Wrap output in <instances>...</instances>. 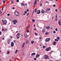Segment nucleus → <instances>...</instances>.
Here are the masks:
<instances>
[{
  "label": "nucleus",
  "instance_id": "nucleus-1",
  "mask_svg": "<svg viewBox=\"0 0 61 61\" xmlns=\"http://www.w3.org/2000/svg\"><path fill=\"white\" fill-rule=\"evenodd\" d=\"M15 15L16 16H19V13L16 11V10H15Z\"/></svg>",
  "mask_w": 61,
  "mask_h": 61
},
{
  "label": "nucleus",
  "instance_id": "nucleus-2",
  "mask_svg": "<svg viewBox=\"0 0 61 61\" xmlns=\"http://www.w3.org/2000/svg\"><path fill=\"white\" fill-rule=\"evenodd\" d=\"M12 22L14 25L16 24V23H17V21L16 20H14L13 21H12Z\"/></svg>",
  "mask_w": 61,
  "mask_h": 61
},
{
  "label": "nucleus",
  "instance_id": "nucleus-3",
  "mask_svg": "<svg viewBox=\"0 0 61 61\" xmlns=\"http://www.w3.org/2000/svg\"><path fill=\"white\" fill-rule=\"evenodd\" d=\"M3 25H5L7 24V21L6 20H5L3 21Z\"/></svg>",
  "mask_w": 61,
  "mask_h": 61
},
{
  "label": "nucleus",
  "instance_id": "nucleus-4",
  "mask_svg": "<svg viewBox=\"0 0 61 61\" xmlns=\"http://www.w3.org/2000/svg\"><path fill=\"white\" fill-rule=\"evenodd\" d=\"M50 40V38H47L46 40V42H47L48 41H49Z\"/></svg>",
  "mask_w": 61,
  "mask_h": 61
},
{
  "label": "nucleus",
  "instance_id": "nucleus-5",
  "mask_svg": "<svg viewBox=\"0 0 61 61\" xmlns=\"http://www.w3.org/2000/svg\"><path fill=\"white\" fill-rule=\"evenodd\" d=\"M51 49V47H49V48H47L46 49V51H48L49 50H50Z\"/></svg>",
  "mask_w": 61,
  "mask_h": 61
},
{
  "label": "nucleus",
  "instance_id": "nucleus-6",
  "mask_svg": "<svg viewBox=\"0 0 61 61\" xmlns=\"http://www.w3.org/2000/svg\"><path fill=\"white\" fill-rule=\"evenodd\" d=\"M11 46L12 47H13L14 46V42H11Z\"/></svg>",
  "mask_w": 61,
  "mask_h": 61
},
{
  "label": "nucleus",
  "instance_id": "nucleus-7",
  "mask_svg": "<svg viewBox=\"0 0 61 61\" xmlns=\"http://www.w3.org/2000/svg\"><path fill=\"white\" fill-rule=\"evenodd\" d=\"M41 11L40 10H38L37 11V14H39L40 13Z\"/></svg>",
  "mask_w": 61,
  "mask_h": 61
},
{
  "label": "nucleus",
  "instance_id": "nucleus-8",
  "mask_svg": "<svg viewBox=\"0 0 61 61\" xmlns=\"http://www.w3.org/2000/svg\"><path fill=\"white\" fill-rule=\"evenodd\" d=\"M45 58L46 59H47L49 58L48 57V56H47L46 55L45 56Z\"/></svg>",
  "mask_w": 61,
  "mask_h": 61
},
{
  "label": "nucleus",
  "instance_id": "nucleus-9",
  "mask_svg": "<svg viewBox=\"0 0 61 61\" xmlns=\"http://www.w3.org/2000/svg\"><path fill=\"white\" fill-rule=\"evenodd\" d=\"M46 32V30H45V29H43L42 30V33H44Z\"/></svg>",
  "mask_w": 61,
  "mask_h": 61
},
{
  "label": "nucleus",
  "instance_id": "nucleus-10",
  "mask_svg": "<svg viewBox=\"0 0 61 61\" xmlns=\"http://www.w3.org/2000/svg\"><path fill=\"white\" fill-rule=\"evenodd\" d=\"M37 2V0H35V2L34 3V5H36V4Z\"/></svg>",
  "mask_w": 61,
  "mask_h": 61
},
{
  "label": "nucleus",
  "instance_id": "nucleus-11",
  "mask_svg": "<svg viewBox=\"0 0 61 61\" xmlns=\"http://www.w3.org/2000/svg\"><path fill=\"white\" fill-rule=\"evenodd\" d=\"M16 37L17 39H18V38H19L20 37L19 36H17V35H16Z\"/></svg>",
  "mask_w": 61,
  "mask_h": 61
},
{
  "label": "nucleus",
  "instance_id": "nucleus-12",
  "mask_svg": "<svg viewBox=\"0 0 61 61\" xmlns=\"http://www.w3.org/2000/svg\"><path fill=\"white\" fill-rule=\"evenodd\" d=\"M25 43H23L22 46V47H24V46H25Z\"/></svg>",
  "mask_w": 61,
  "mask_h": 61
},
{
  "label": "nucleus",
  "instance_id": "nucleus-13",
  "mask_svg": "<svg viewBox=\"0 0 61 61\" xmlns=\"http://www.w3.org/2000/svg\"><path fill=\"white\" fill-rule=\"evenodd\" d=\"M40 56V55H39L37 54L36 56V58H38V57H39Z\"/></svg>",
  "mask_w": 61,
  "mask_h": 61
},
{
  "label": "nucleus",
  "instance_id": "nucleus-14",
  "mask_svg": "<svg viewBox=\"0 0 61 61\" xmlns=\"http://www.w3.org/2000/svg\"><path fill=\"white\" fill-rule=\"evenodd\" d=\"M58 23L60 25H61V22H60V20L59 21Z\"/></svg>",
  "mask_w": 61,
  "mask_h": 61
},
{
  "label": "nucleus",
  "instance_id": "nucleus-15",
  "mask_svg": "<svg viewBox=\"0 0 61 61\" xmlns=\"http://www.w3.org/2000/svg\"><path fill=\"white\" fill-rule=\"evenodd\" d=\"M32 56H34V55H36V53H35L34 52L33 53H31Z\"/></svg>",
  "mask_w": 61,
  "mask_h": 61
},
{
  "label": "nucleus",
  "instance_id": "nucleus-16",
  "mask_svg": "<svg viewBox=\"0 0 61 61\" xmlns=\"http://www.w3.org/2000/svg\"><path fill=\"white\" fill-rule=\"evenodd\" d=\"M56 41H54L53 42V45H56Z\"/></svg>",
  "mask_w": 61,
  "mask_h": 61
},
{
  "label": "nucleus",
  "instance_id": "nucleus-17",
  "mask_svg": "<svg viewBox=\"0 0 61 61\" xmlns=\"http://www.w3.org/2000/svg\"><path fill=\"white\" fill-rule=\"evenodd\" d=\"M2 2H3V4H4L5 2V1H6V0H2Z\"/></svg>",
  "mask_w": 61,
  "mask_h": 61
},
{
  "label": "nucleus",
  "instance_id": "nucleus-18",
  "mask_svg": "<svg viewBox=\"0 0 61 61\" xmlns=\"http://www.w3.org/2000/svg\"><path fill=\"white\" fill-rule=\"evenodd\" d=\"M25 37H26V38H27V33H25Z\"/></svg>",
  "mask_w": 61,
  "mask_h": 61
},
{
  "label": "nucleus",
  "instance_id": "nucleus-19",
  "mask_svg": "<svg viewBox=\"0 0 61 61\" xmlns=\"http://www.w3.org/2000/svg\"><path fill=\"white\" fill-rule=\"evenodd\" d=\"M46 28L47 29H49V28H50V27L49 26H47L46 27Z\"/></svg>",
  "mask_w": 61,
  "mask_h": 61
},
{
  "label": "nucleus",
  "instance_id": "nucleus-20",
  "mask_svg": "<svg viewBox=\"0 0 61 61\" xmlns=\"http://www.w3.org/2000/svg\"><path fill=\"white\" fill-rule=\"evenodd\" d=\"M47 11H50V9L49 8H48L47 9Z\"/></svg>",
  "mask_w": 61,
  "mask_h": 61
},
{
  "label": "nucleus",
  "instance_id": "nucleus-21",
  "mask_svg": "<svg viewBox=\"0 0 61 61\" xmlns=\"http://www.w3.org/2000/svg\"><path fill=\"white\" fill-rule=\"evenodd\" d=\"M21 6H24V4L23 3H22L21 4Z\"/></svg>",
  "mask_w": 61,
  "mask_h": 61
},
{
  "label": "nucleus",
  "instance_id": "nucleus-22",
  "mask_svg": "<svg viewBox=\"0 0 61 61\" xmlns=\"http://www.w3.org/2000/svg\"><path fill=\"white\" fill-rule=\"evenodd\" d=\"M34 42H35V41H31V44H33L34 43Z\"/></svg>",
  "mask_w": 61,
  "mask_h": 61
},
{
  "label": "nucleus",
  "instance_id": "nucleus-23",
  "mask_svg": "<svg viewBox=\"0 0 61 61\" xmlns=\"http://www.w3.org/2000/svg\"><path fill=\"white\" fill-rule=\"evenodd\" d=\"M53 33L54 34H55L56 33V31L54 30L53 31Z\"/></svg>",
  "mask_w": 61,
  "mask_h": 61
},
{
  "label": "nucleus",
  "instance_id": "nucleus-24",
  "mask_svg": "<svg viewBox=\"0 0 61 61\" xmlns=\"http://www.w3.org/2000/svg\"><path fill=\"white\" fill-rule=\"evenodd\" d=\"M45 35H48V34H49L48 33V32H46L45 33Z\"/></svg>",
  "mask_w": 61,
  "mask_h": 61
},
{
  "label": "nucleus",
  "instance_id": "nucleus-25",
  "mask_svg": "<svg viewBox=\"0 0 61 61\" xmlns=\"http://www.w3.org/2000/svg\"><path fill=\"white\" fill-rule=\"evenodd\" d=\"M17 35V36H20V34H19V33H18L17 34V35Z\"/></svg>",
  "mask_w": 61,
  "mask_h": 61
},
{
  "label": "nucleus",
  "instance_id": "nucleus-26",
  "mask_svg": "<svg viewBox=\"0 0 61 61\" xmlns=\"http://www.w3.org/2000/svg\"><path fill=\"white\" fill-rule=\"evenodd\" d=\"M41 12L42 13H44V10H42L41 11Z\"/></svg>",
  "mask_w": 61,
  "mask_h": 61
},
{
  "label": "nucleus",
  "instance_id": "nucleus-27",
  "mask_svg": "<svg viewBox=\"0 0 61 61\" xmlns=\"http://www.w3.org/2000/svg\"><path fill=\"white\" fill-rule=\"evenodd\" d=\"M28 41H26V44H28Z\"/></svg>",
  "mask_w": 61,
  "mask_h": 61
},
{
  "label": "nucleus",
  "instance_id": "nucleus-28",
  "mask_svg": "<svg viewBox=\"0 0 61 61\" xmlns=\"http://www.w3.org/2000/svg\"><path fill=\"white\" fill-rule=\"evenodd\" d=\"M55 40L56 41H58V40H57V39H55Z\"/></svg>",
  "mask_w": 61,
  "mask_h": 61
},
{
  "label": "nucleus",
  "instance_id": "nucleus-29",
  "mask_svg": "<svg viewBox=\"0 0 61 61\" xmlns=\"http://www.w3.org/2000/svg\"><path fill=\"white\" fill-rule=\"evenodd\" d=\"M35 34L36 36H37V34L36 33H35Z\"/></svg>",
  "mask_w": 61,
  "mask_h": 61
},
{
  "label": "nucleus",
  "instance_id": "nucleus-30",
  "mask_svg": "<svg viewBox=\"0 0 61 61\" xmlns=\"http://www.w3.org/2000/svg\"><path fill=\"white\" fill-rule=\"evenodd\" d=\"M30 29V26H28V29Z\"/></svg>",
  "mask_w": 61,
  "mask_h": 61
},
{
  "label": "nucleus",
  "instance_id": "nucleus-31",
  "mask_svg": "<svg viewBox=\"0 0 61 61\" xmlns=\"http://www.w3.org/2000/svg\"><path fill=\"white\" fill-rule=\"evenodd\" d=\"M13 42L14 43H15V42H16V40H15L13 41Z\"/></svg>",
  "mask_w": 61,
  "mask_h": 61
},
{
  "label": "nucleus",
  "instance_id": "nucleus-32",
  "mask_svg": "<svg viewBox=\"0 0 61 61\" xmlns=\"http://www.w3.org/2000/svg\"><path fill=\"white\" fill-rule=\"evenodd\" d=\"M36 9L35 10V13H36Z\"/></svg>",
  "mask_w": 61,
  "mask_h": 61
},
{
  "label": "nucleus",
  "instance_id": "nucleus-33",
  "mask_svg": "<svg viewBox=\"0 0 61 61\" xmlns=\"http://www.w3.org/2000/svg\"><path fill=\"white\" fill-rule=\"evenodd\" d=\"M8 41L9 42H10V40L9 39L8 40Z\"/></svg>",
  "mask_w": 61,
  "mask_h": 61
},
{
  "label": "nucleus",
  "instance_id": "nucleus-34",
  "mask_svg": "<svg viewBox=\"0 0 61 61\" xmlns=\"http://www.w3.org/2000/svg\"><path fill=\"white\" fill-rule=\"evenodd\" d=\"M57 28H56L55 29V30L56 31H57Z\"/></svg>",
  "mask_w": 61,
  "mask_h": 61
},
{
  "label": "nucleus",
  "instance_id": "nucleus-35",
  "mask_svg": "<svg viewBox=\"0 0 61 61\" xmlns=\"http://www.w3.org/2000/svg\"><path fill=\"white\" fill-rule=\"evenodd\" d=\"M25 14H26V13H27V12L26 11H25Z\"/></svg>",
  "mask_w": 61,
  "mask_h": 61
},
{
  "label": "nucleus",
  "instance_id": "nucleus-36",
  "mask_svg": "<svg viewBox=\"0 0 61 61\" xmlns=\"http://www.w3.org/2000/svg\"><path fill=\"white\" fill-rule=\"evenodd\" d=\"M25 5L26 6L27 5V3H25Z\"/></svg>",
  "mask_w": 61,
  "mask_h": 61
},
{
  "label": "nucleus",
  "instance_id": "nucleus-37",
  "mask_svg": "<svg viewBox=\"0 0 61 61\" xmlns=\"http://www.w3.org/2000/svg\"><path fill=\"white\" fill-rule=\"evenodd\" d=\"M9 53V51H8L7 53V54H8Z\"/></svg>",
  "mask_w": 61,
  "mask_h": 61
},
{
  "label": "nucleus",
  "instance_id": "nucleus-38",
  "mask_svg": "<svg viewBox=\"0 0 61 61\" xmlns=\"http://www.w3.org/2000/svg\"><path fill=\"white\" fill-rule=\"evenodd\" d=\"M34 31H36V29L35 28V29H34Z\"/></svg>",
  "mask_w": 61,
  "mask_h": 61
},
{
  "label": "nucleus",
  "instance_id": "nucleus-39",
  "mask_svg": "<svg viewBox=\"0 0 61 61\" xmlns=\"http://www.w3.org/2000/svg\"><path fill=\"white\" fill-rule=\"evenodd\" d=\"M7 15L8 16H9L10 15V14H7Z\"/></svg>",
  "mask_w": 61,
  "mask_h": 61
},
{
  "label": "nucleus",
  "instance_id": "nucleus-40",
  "mask_svg": "<svg viewBox=\"0 0 61 61\" xmlns=\"http://www.w3.org/2000/svg\"><path fill=\"white\" fill-rule=\"evenodd\" d=\"M34 60H36V58H34Z\"/></svg>",
  "mask_w": 61,
  "mask_h": 61
},
{
  "label": "nucleus",
  "instance_id": "nucleus-41",
  "mask_svg": "<svg viewBox=\"0 0 61 61\" xmlns=\"http://www.w3.org/2000/svg\"><path fill=\"white\" fill-rule=\"evenodd\" d=\"M32 21L33 22H35V20H32Z\"/></svg>",
  "mask_w": 61,
  "mask_h": 61
},
{
  "label": "nucleus",
  "instance_id": "nucleus-42",
  "mask_svg": "<svg viewBox=\"0 0 61 61\" xmlns=\"http://www.w3.org/2000/svg\"><path fill=\"white\" fill-rule=\"evenodd\" d=\"M57 39H58V40H59V39H60V38L58 37H57Z\"/></svg>",
  "mask_w": 61,
  "mask_h": 61
},
{
  "label": "nucleus",
  "instance_id": "nucleus-43",
  "mask_svg": "<svg viewBox=\"0 0 61 61\" xmlns=\"http://www.w3.org/2000/svg\"><path fill=\"white\" fill-rule=\"evenodd\" d=\"M55 20V21H57L58 20L57 19H56Z\"/></svg>",
  "mask_w": 61,
  "mask_h": 61
},
{
  "label": "nucleus",
  "instance_id": "nucleus-44",
  "mask_svg": "<svg viewBox=\"0 0 61 61\" xmlns=\"http://www.w3.org/2000/svg\"><path fill=\"white\" fill-rule=\"evenodd\" d=\"M43 48H45V46H43Z\"/></svg>",
  "mask_w": 61,
  "mask_h": 61
},
{
  "label": "nucleus",
  "instance_id": "nucleus-45",
  "mask_svg": "<svg viewBox=\"0 0 61 61\" xmlns=\"http://www.w3.org/2000/svg\"><path fill=\"white\" fill-rule=\"evenodd\" d=\"M40 5L41 6H42V4H41Z\"/></svg>",
  "mask_w": 61,
  "mask_h": 61
},
{
  "label": "nucleus",
  "instance_id": "nucleus-46",
  "mask_svg": "<svg viewBox=\"0 0 61 61\" xmlns=\"http://www.w3.org/2000/svg\"><path fill=\"white\" fill-rule=\"evenodd\" d=\"M55 11H56V12L57 11V9H56L55 10Z\"/></svg>",
  "mask_w": 61,
  "mask_h": 61
},
{
  "label": "nucleus",
  "instance_id": "nucleus-47",
  "mask_svg": "<svg viewBox=\"0 0 61 61\" xmlns=\"http://www.w3.org/2000/svg\"><path fill=\"white\" fill-rule=\"evenodd\" d=\"M24 53H22V56H24Z\"/></svg>",
  "mask_w": 61,
  "mask_h": 61
},
{
  "label": "nucleus",
  "instance_id": "nucleus-48",
  "mask_svg": "<svg viewBox=\"0 0 61 61\" xmlns=\"http://www.w3.org/2000/svg\"><path fill=\"white\" fill-rule=\"evenodd\" d=\"M55 18H57V15L56 16Z\"/></svg>",
  "mask_w": 61,
  "mask_h": 61
},
{
  "label": "nucleus",
  "instance_id": "nucleus-49",
  "mask_svg": "<svg viewBox=\"0 0 61 61\" xmlns=\"http://www.w3.org/2000/svg\"><path fill=\"white\" fill-rule=\"evenodd\" d=\"M26 11L27 12H28L29 11V10L28 9H27Z\"/></svg>",
  "mask_w": 61,
  "mask_h": 61
},
{
  "label": "nucleus",
  "instance_id": "nucleus-50",
  "mask_svg": "<svg viewBox=\"0 0 61 61\" xmlns=\"http://www.w3.org/2000/svg\"><path fill=\"white\" fill-rule=\"evenodd\" d=\"M53 6H54V7H55V6H56V5H53Z\"/></svg>",
  "mask_w": 61,
  "mask_h": 61
},
{
  "label": "nucleus",
  "instance_id": "nucleus-51",
  "mask_svg": "<svg viewBox=\"0 0 61 61\" xmlns=\"http://www.w3.org/2000/svg\"><path fill=\"white\" fill-rule=\"evenodd\" d=\"M1 34H2V32H1L0 31V35H1Z\"/></svg>",
  "mask_w": 61,
  "mask_h": 61
},
{
  "label": "nucleus",
  "instance_id": "nucleus-52",
  "mask_svg": "<svg viewBox=\"0 0 61 61\" xmlns=\"http://www.w3.org/2000/svg\"><path fill=\"white\" fill-rule=\"evenodd\" d=\"M29 13H28L27 14V15H29Z\"/></svg>",
  "mask_w": 61,
  "mask_h": 61
},
{
  "label": "nucleus",
  "instance_id": "nucleus-53",
  "mask_svg": "<svg viewBox=\"0 0 61 61\" xmlns=\"http://www.w3.org/2000/svg\"><path fill=\"white\" fill-rule=\"evenodd\" d=\"M19 2V0H17V2Z\"/></svg>",
  "mask_w": 61,
  "mask_h": 61
},
{
  "label": "nucleus",
  "instance_id": "nucleus-54",
  "mask_svg": "<svg viewBox=\"0 0 61 61\" xmlns=\"http://www.w3.org/2000/svg\"><path fill=\"white\" fill-rule=\"evenodd\" d=\"M2 10H3V7H2V8L1 9Z\"/></svg>",
  "mask_w": 61,
  "mask_h": 61
},
{
  "label": "nucleus",
  "instance_id": "nucleus-55",
  "mask_svg": "<svg viewBox=\"0 0 61 61\" xmlns=\"http://www.w3.org/2000/svg\"><path fill=\"white\" fill-rule=\"evenodd\" d=\"M8 44H10V42H8Z\"/></svg>",
  "mask_w": 61,
  "mask_h": 61
},
{
  "label": "nucleus",
  "instance_id": "nucleus-56",
  "mask_svg": "<svg viewBox=\"0 0 61 61\" xmlns=\"http://www.w3.org/2000/svg\"><path fill=\"white\" fill-rule=\"evenodd\" d=\"M2 12H1V11H0V14H2Z\"/></svg>",
  "mask_w": 61,
  "mask_h": 61
},
{
  "label": "nucleus",
  "instance_id": "nucleus-57",
  "mask_svg": "<svg viewBox=\"0 0 61 61\" xmlns=\"http://www.w3.org/2000/svg\"><path fill=\"white\" fill-rule=\"evenodd\" d=\"M4 30V28H3L2 29V31H3Z\"/></svg>",
  "mask_w": 61,
  "mask_h": 61
},
{
  "label": "nucleus",
  "instance_id": "nucleus-58",
  "mask_svg": "<svg viewBox=\"0 0 61 61\" xmlns=\"http://www.w3.org/2000/svg\"><path fill=\"white\" fill-rule=\"evenodd\" d=\"M27 33H28L29 32V31H28V30H27Z\"/></svg>",
  "mask_w": 61,
  "mask_h": 61
},
{
  "label": "nucleus",
  "instance_id": "nucleus-59",
  "mask_svg": "<svg viewBox=\"0 0 61 61\" xmlns=\"http://www.w3.org/2000/svg\"><path fill=\"white\" fill-rule=\"evenodd\" d=\"M15 9V7L13 8V9Z\"/></svg>",
  "mask_w": 61,
  "mask_h": 61
},
{
  "label": "nucleus",
  "instance_id": "nucleus-60",
  "mask_svg": "<svg viewBox=\"0 0 61 61\" xmlns=\"http://www.w3.org/2000/svg\"><path fill=\"white\" fill-rule=\"evenodd\" d=\"M34 11H35L34 10L33 11V12L32 13V14H33V13H34Z\"/></svg>",
  "mask_w": 61,
  "mask_h": 61
},
{
  "label": "nucleus",
  "instance_id": "nucleus-61",
  "mask_svg": "<svg viewBox=\"0 0 61 61\" xmlns=\"http://www.w3.org/2000/svg\"><path fill=\"white\" fill-rule=\"evenodd\" d=\"M10 38H13V37L11 36Z\"/></svg>",
  "mask_w": 61,
  "mask_h": 61
},
{
  "label": "nucleus",
  "instance_id": "nucleus-62",
  "mask_svg": "<svg viewBox=\"0 0 61 61\" xmlns=\"http://www.w3.org/2000/svg\"><path fill=\"white\" fill-rule=\"evenodd\" d=\"M5 31H6L7 30V29H5Z\"/></svg>",
  "mask_w": 61,
  "mask_h": 61
},
{
  "label": "nucleus",
  "instance_id": "nucleus-63",
  "mask_svg": "<svg viewBox=\"0 0 61 61\" xmlns=\"http://www.w3.org/2000/svg\"><path fill=\"white\" fill-rule=\"evenodd\" d=\"M13 1H12L11 2V3H13Z\"/></svg>",
  "mask_w": 61,
  "mask_h": 61
},
{
  "label": "nucleus",
  "instance_id": "nucleus-64",
  "mask_svg": "<svg viewBox=\"0 0 61 61\" xmlns=\"http://www.w3.org/2000/svg\"><path fill=\"white\" fill-rule=\"evenodd\" d=\"M39 39H41V37Z\"/></svg>",
  "mask_w": 61,
  "mask_h": 61
}]
</instances>
